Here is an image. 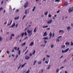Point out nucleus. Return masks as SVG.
<instances>
[{"label":"nucleus","mask_w":73,"mask_h":73,"mask_svg":"<svg viewBox=\"0 0 73 73\" xmlns=\"http://www.w3.org/2000/svg\"><path fill=\"white\" fill-rule=\"evenodd\" d=\"M33 44H34V43H33V42H31L30 44L29 45V46H32V45H33Z\"/></svg>","instance_id":"obj_16"},{"label":"nucleus","mask_w":73,"mask_h":73,"mask_svg":"<svg viewBox=\"0 0 73 73\" xmlns=\"http://www.w3.org/2000/svg\"><path fill=\"white\" fill-rule=\"evenodd\" d=\"M25 44H26V43H25V42L24 43L22 44L21 45L22 46H24V45H25Z\"/></svg>","instance_id":"obj_15"},{"label":"nucleus","mask_w":73,"mask_h":73,"mask_svg":"<svg viewBox=\"0 0 73 73\" xmlns=\"http://www.w3.org/2000/svg\"><path fill=\"white\" fill-rule=\"evenodd\" d=\"M29 4V3H28V2L27 1L25 3L24 5L25 8H27V7H28V6Z\"/></svg>","instance_id":"obj_2"},{"label":"nucleus","mask_w":73,"mask_h":73,"mask_svg":"<svg viewBox=\"0 0 73 73\" xmlns=\"http://www.w3.org/2000/svg\"><path fill=\"white\" fill-rule=\"evenodd\" d=\"M68 4V2H66L65 3H64V4L65 5H67Z\"/></svg>","instance_id":"obj_26"},{"label":"nucleus","mask_w":73,"mask_h":73,"mask_svg":"<svg viewBox=\"0 0 73 73\" xmlns=\"http://www.w3.org/2000/svg\"><path fill=\"white\" fill-rule=\"evenodd\" d=\"M36 32V27H35L34 30L33 32L35 33Z\"/></svg>","instance_id":"obj_19"},{"label":"nucleus","mask_w":73,"mask_h":73,"mask_svg":"<svg viewBox=\"0 0 73 73\" xmlns=\"http://www.w3.org/2000/svg\"><path fill=\"white\" fill-rule=\"evenodd\" d=\"M68 11L69 13H70V12H73V11L72 10V8H70L68 9Z\"/></svg>","instance_id":"obj_5"},{"label":"nucleus","mask_w":73,"mask_h":73,"mask_svg":"<svg viewBox=\"0 0 73 73\" xmlns=\"http://www.w3.org/2000/svg\"><path fill=\"white\" fill-rule=\"evenodd\" d=\"M44 72V70L43 69H42L41 70V73H42V72Z\"/></svg>","instance_id":"obj_49"},{"label":"nucleus","mask_w":73,"mask_h":73,"mask_svg":"<svg viewBox=\"0 0 73 73\" xmlns=\"http://www.w3.org/2000/svg\"><path fill=\"white\" fill-rule=\"evenodd\" d=\"M36 62H37V61H36V60H35L34 62V63L33 64V65H35V64H36Z\"/></svg>","instance_id":"obj_22"},{"label":"nucleus","mask_w":73,"mask_h":73,"mask_svg":"<svg viewBox=\"0 0 73 73\" xmlns=\"http://www.w3.org/2000/svg\"><path fill=\"white\" fill-rule=\"evenodd\" d=\"M48 35L47 33H46V32H45L43 35V37H45V36H46Z\"/></svg>","instance_id":"obj_9"},{"label":"nucleus","mask_w":73,"mask_h":73,"mask_svg":"<svg viewBox=\"0 0 73 73\" xmlns=\"http://www.w3.org/2000/svg\"><path fill=\"white\" fill-rule=\"evenodd\" d=\"M27 10H26L25 11V14H26V15H27Z\"/></svg>","instance_id":"obj_54"},{"label":"nucleus","mask_w":73,"mask_h":73,"mask_svg":"<svg viewBox=\"0 0 73 73\" xmlns=\"http://www.w3.org/2000/svg\"><path fill=\"white\" fill-rule=\"evenodd\" d=\"M3 4V1L1 2V4Z\"/></svg>","instance_id":"obj_63"},{"label":"nucleus","mask_w":73,"mask_h":73,"mask_svg":"<svg viewBox=\"0 0 73 73\" xmlns=\"http://www.w3.org/2000/svg\"><path fill=\"white\" fill-rule=\"evenodd\" d=\"M48 11L47 12H46L44 14L46 16V15H48Z\"/></svg>","instance_id":"obj_25"},{"label":"nucleus","mask_w":73,"mask_h":73,"mask_svg":"<svg viewBox=\"0 0 73 73\" xmlns=\"http://www.w3.org/2000/svg\"><path fill=\"white\" fill-rule=\"evenodd\" d=\"M36 52V51L35 50H34L33 52V54H35V53Z\"/></svg>","instance_id":"obj_32"},{"label":"nucleus","mask_w":73,"mask_h":73,"mask_svg":"<svg viewBox=\"0 0 73 73\" xmlns=\"http://www.w3.org/2000/svg\"><path fill=\"white\" fill-rule=\"evenodd\" d=\"M47 42V41L46 40H44V43L45 44H46Z\"/></svg>","instance_id":"obj_47"},{"label":"nucleus","mask_w":73,"mask_h":73,"mask_svg":"<svg viewBox=\"0 0 73 73\" xmlns=\"http://www.w3.org/2000/svg\"><path fill=\"white\" fill-rule=\"evenodd\" d=\"M71 28V27L69 26H68L67 27V29L68 31H69V30H70V29Z\"/></svg>","instance_id":"obj_11"},{"label":"nucleus","mask_w":73,"mask_h":73,"mask_svg":"<svg viewBox=\"0 0 73 73\" xmlns=\"http://www.w3.org/2000/svg\"><path fill=\"white\" fill-rule=\"evenodd\" d=\"M26 16V15H24L23 17V19H24L25 18V17Z\"/></svg>","instance_id":"obj_53"},{"label":"nucleus","mask_w":73,"mask_h":73,"mask_svg":"<svg viewBox=\"0 0 73 73\" xmlns=\"http://www.w3.org/2000/svg\"><path fill=\"white\" fill-rule=\"evenodd\" d=\"M35 9H36V7L34 6L33 7V12H34V11H35Z\"/></svg>","instance_id":"obj_20"},{"label":"nucleus","mask_w":73,"mask_h":73,"mask_svg":"<svg viewBox=\"0 0 73 73\" xmlns=\"http://www.w3.org/2000/svg\"><path fill=\"white\" fill-rule=\"evenodd\" d=\"M29 73V70H27L26 73Z\"/></svg>","instance_id":"obj_43"},{"label":"nucleus","mask_w":73,"mask_h":73,"mask_svg":"<svg viewBox=\"0 0 73 73\" xmlns=\"http://www.w3.org/2000/svg\"><path fill=\"white\" fill-rule=\"evenodd\" d=\"M12 37H15V35L13 34H11V36H10V40H12Z\"/></svg>","instance_id":"obj_6"},{"label":"nucleus","mask_w":73,"mask_h":73,"mask_svg":"<svg viewBox=\"0 0 73 73\" xmlns=\"http://www.w3.org/2000/svg\"><path fill=\"white\" fill-rule=\"evenodd\" d=\"M2 40H3V38L1 37H0V41H1Z\"/></svg>","instance_id":"obj_29"},{"label":"nucleus","mask_w":73,"mask_h":73,"mask_svg":"<svg viewBox=\"0 0 73 73\" xmlns=\"http://www.w3.org/2000/svg\"><path fill=\"white\" fill-rule=\"evenodd\" d=\"M46 30L48 31H49V30H50V28H47L46 29Z\"/></svg>","instance_id":"obj_48"},{"label":"nucleus","mask_w":73,"mask_h":73,"mask_svg":"<svg viewBox=\"0 0 73 73\" xmlns=\"http://www.w3.org/2000/svg\"><path fill=\"white\" fill-rule=\"evenodd\" d=\"M15 25H16V23H14L11 26H10L9 27V28H13L15 26Z\"/></svg>","instance_id":"obj_4"},{"label":"nucleus","mask_w":73,"mask_h":73,"mask_svg":"<svg viewBox=\"0 0 73 73\" xmlns=\"http://www.w3.org/2000/svg\"><path fill=\"white\" fill-rule=\"evenodd\" d=\"M64 68V66H62L60 68V69H63V68Z\"/></svg>","instance_id":"obj_42"},{"label":"nucleus","mask_w":73,"mask_h":73,"mask_svg":"<svg viewBox=\"0 0 73 73\" xmlns=\"http://www.w3.org/2000/svg\"><path fill=\"white\" fill-rule=\"evenodd\" d=\"M54 36V33H53V37Z\"/></svg>","instance_id":"obj_59"},{"label":"nucleus","mask_w":73,"mask_h":73,"mask_svg":"<svg viewBox=\"0 0 73 73\" xmlns=\"http://www.w3.org/2000/svg\"><path fill=\"white\" fill-rule=\"evenodd\" d=\"M7 54H9V51L7 50Z\"/></svg>","instance_id":"obj_41"},{"label":"nucleus","mask_w":73,"mask_h":73,"mask_svg":"<svg viewBox=\"0 0 73 73\" xmlns=\"http://www.w3.org/2000/svg\"><path fill=\"white\" fill-rule=\"evenodd\" d=\"M60 32H62V33H64V31L62 30H60L59 31V33H60Z\"/></svg>","instance_id":"obj_21"},{"label":"nucleus","mask_w":73,"mask_h":73,"mask_svg":"<svg viewBox=\"0 0 73 73\" xmlns=\"http://www.w3.org/2000/svg\"><path fill=\"white\" fill-rule=\"evenodd\" d=\"M32 53H31L30 54L29 56H32Z\"/></svg>","instance_id":"obj_56"},{"label":"nucleus","mask_w":73,"mask_h":73,"mask_svg":"<svg viewBox=\"0 0 73 73\" xmlns=\"http://www.w3.org/2000/svg\"><path fill=\"white\" fill-rule=\"evenodd\" d=\"M5 10L4 11H3V13H5Z\"/></svg>","instance_id":"obj_64"},{"label":"nucleus","mask_w":73,"mask_h":73,"mask_svg":"<svg viewBox=\"0 0 73 73\" xmlns=\"http://www.w3.org/2000/svg\"><path fill=\"white\" fill-rule=\"evenodd\" d=\"M48 17H52V15L51 14H49L48 15Z\"/></svg>","instance_id":"obj_31"},{"label":"nucleus","mask_w":73,"mask_h":73,"mask_svg":"<svg viewBox=\"0 0 73 73\" xmlns=\"http://www.w3.org/2000/svg\"><path fill=\"white\" fill-rule=\"evenodd\" d=\"M49 36L50 37H52V32H50V33Z\"/></svg>","instance_id":"obj_24"},{"label":"nucleus","mask_w":73,"mask_h":73,"mask_svg":"<svg viewBox=\"0 0 73 73\" xmlns=\"http://www.w3.org/2000/svg\"><path fill=\"white\" fill-rule=\"evenodd\" d=\"M56 12L57 13H59V12H60V10H59L58 11H57Z\"/></svg>","instance_id":"obj_55"},{"label":"nucleus","mask_w":73,"mask_h":73,"mask_svg":"<svg viewBox=\"0 0 73 73\" xmlns=\"http://www.w3.org/2000/svg\"><path fill=\"white\" fill-rule=\"evenodd\" d=\"M3 7H1L0 8V11H1L2 10H3Z\"/></svg>","instance_id":"obj_45"},{"label":"nucleus","mask_w":73,"mask_h":73,"mask_svg":"<svg viewBox=\"0 0 73 73\" xmlns=\"http://www.w3.org/2000/svg\"><path fill=\"white\" fill-rule=\"evenodd\" d=\"M51 23H52V20L48 21L47 22V24H50Z\"/></svg>","instance_id":"obj_8"},{"label":"nucleus","mask_w":73,"mask_h":73,"mask_svg":"<svg viewBox=\"0 0 73 73\" xmlns=\"http://www.w3.org/2000/svg\"><path fill=\"white\" fill-rule=\"evenodd\" d=\"M25 36H27V32H25Z\"/></svg>","instance_id":"obj_38"},{"label":"nucleus","mask_w":73,"mask_h":73,"mask_svg":"<svg viewBox=\"0 0 73 73\" xmlns=\"http://www.w3.org/2000/svg\"><path fill=\"white\" fill-rule=\"evenodd\" d=\"M18 26V24H17L16 25V28L17 27V26Z\"/></svg>","instance_id":"obj_51"},{"label":"nucleus","mask_w":73,"mask_h":73,"mask_svg":"<svg viewBox=\"0 0 73 73\" xmlns=\"http://www.w3.org/2000/svg\"><path fill=\"white\" fill-rule=\"evenodd\" d=\"M18 55H17V56H16V58H16V59H17V57H18Z\"/></svg>","instance_id":"obj_50"},{"label":"nucleus","mask_w":73,"mask_h":73,"mask_svg":"<svg viewBox=\"0 0 73 73\" xmlns=\"http://www.w3.org/2000/svg\"><path fill=\"white\" fill-rule=\"evenodd\" d=\"M44 16V15H41V17H43Z\"/></svg>","instance_id":"obj_58"},{"label":"nucleus","mask_w":73,"mask_h":73,"mask_svg":"<svg viewBox=\"0 0 73 73\" xmlns=\"http://www.w3.org/2000/svg\"><path fill=\"white\" fill-rule=\"evenodd\" d=\"M61 37H62V36H59L57 37V38H61Z\"/></svg>","instance_id":"obj_44"},{"label":"nucleus","mask_w":73,"mask_h":73,"mask_svg":"<svg viewBox=\"0 0 73 73\" xmlns=\"http://www.w3.org/2000/svg\"><path fill=\"white\" fill-rule=\"evenodd\" d=\"M56 41H57V42H60V40L59 38H57V39H56Z\"/></svg>","instance_id":"obj_28"},{"label":"nucleus","mask_w":73,"mask_h":73,"mask_svg":"<svg viewBox=\"0 0 73 73\" xmlns=\"http://www.w3.org/2000/svg\"><path fill=\"white\" fill-rule=\"evenodd\" d=\"M24 35V33H23L21 34L20 35V36H21V37H23Z\"/></svg>","instance_id":"obj_10"},{"label":"nucleus","mask_w":73,"mask_h":73,"mask_svg":"<svg viewBox=\"0 0 73 73\" xmlns=\"http://www.w3.org/2000/svg\"><path fill=\"white\" fill-rule=\"evenodd\" d=\"M65 45L62 46V48H65Z\"/></svg>","instance_id":"obj_37"},{"label":"nucleus","mask_w":73,"mask_h":73,"mask_svg":"<svg viewBox=\"0 0 73 73\" xmlns=\"http://www.w3.org/2000/svg\"><path fill=\"white\" fill-rule=\"evenodd\" d=\"M70 44V43H69V42H67L65 43V45H69Z\"/></svg>","instance_id":"obj_14"},{"label":"nucleus","mask_w":73,"mask_h":73,"mask_svg":"<svg viewBox=\"0 0 73 73\" xmlns=\"http://www.w3.org/2000/svg\"><path fill=\"white\" fill-rule=\"evenodd\" d=\"M12 53H13V52H15V49H13L12 51H11Z\"/></svg>","instance_id":"obj_33"},{"label":"nucleus","mask_w":73,"mask_h":73,"mask_svg":"<svg viewBox=\"0 0 73 73\" xmlns=\"http://www.w3.org/2000/svg\"><path fill=\"white\" fill-rule=\"evenodd\" d=\"M71 46H73V43L72 42V41H71Z\"/></svg>","instance_id":"obj_40"},{"label":"nucleus","mask_w":73,"mask_h":73,"mask_svg":"<svg viewBox=\"0 0 73 73\" xmlns=\"http://www.w3.org/2000/svg\"><path fill=\"white\" fill-rule=\"evenodd\" d=\"M29 58H30V57L28 56H26L25 57V59L26 60H28Z\"/></svg>","instance_id":"obj_7"},{"label":"nucleus","mask_w":73,"mask_h":73,"mask_svg":"<svg viewBox=\"0 0 73 73\" xmlns=\"http://www.w3.org/2000/svg\"><path fill=\"white\" fill-rule=\"evenodd\" d=\"M50 65H49L48 66V68H47V69H50Z\"/></svg>","instance_id":"obj_36"},{"label":"nucleus","mask_w":73,"mask_h":73,"mask_svg":"<svg viewBox=\"0 0 73 73\" xmlns=\"http://www.w3.org/2000/svg\"><path fill=\"white\" fill-rule=\"evenodd\" d=\"M59 70V69L57 68V69L56 70V73H58V72Z\"/></svg>","instance_id":"obj_23"},{"label":"nucleus","mask_w":73,"mask_h":73,"mask_svg":"<svg viewBox=\"0 0 73 73\" xmlns=\"http://www.w3.org/2000/svg\"><path fill=\"white\" fill-rule=\"evenodd\" d=\"M43 40H48V37H44L42 38Z\"/></svg>","instance_id":"obj_12"},{"label":"nucleus","mask_w":73,"mask_h":73,"mask_svg":"<svg viewBox=\"0 0 73 73\" xmlns=\"http://www.w3.org/2000/svg\"><path fill=\"white\" fill-rule=\"evenodd\" d=\"M17 47H15L14 48V49H15V50H17Z\"/></svg>","instance_id":"obj_35"},{"label":"nucleus","mask_w":73,"mask_h":73,"mask_svg":"<svg viewBox=\"0 0 73 73\" xmlns=\"http://www.w3.org/2000/svg\"><path fill=\"white\" fill-rule=\"evenodd\" d=\"M25 64H26V63H25L24 64L21 66L22 67V68H23V67L25 66Z\"/></svg>","instance_id":"obj_27"},{"label":"nucleus","mask_w":73,"mask_h":73,"mask_svg":"<svg viewBox=\"0 0 73 73\" xmlns=\"http://www.w3.org/2000/svg\"><path fill=\"white\" fill-rule=\"evenodd\" d=\"M20 53H21V50H20L18 52L19 56L20 54Z\"/></svg>","instance_id":"obj_17"},{"label":"nucleus","mask_w":73,"mask_h":73,"mask_svg":"<svg viewBox=\"0 0 73 73\" xmlns=\"http://www.w3.org/2000/svg\"><path fill=\"white\" fill-rule=\"evenodd\" d=\"M19 49H20V48L18 47V48L17 49V50L19 51Z\"/></svg>","instance_id":"obj_52"},{"label":"nucleus","mask_w":73,"mask_h":73,"mask_svg":"<svg viewBox=\"0 0 73 73\" xmlns=\"http://www.w3.org/2000/svg\"><path fill=\"white\" fill-rule=\"evenodd\" d=\"M53 46H54V45L53 44H52L51 45V48H53Z\"/></svg>","instance_id":"obj_34"},{"label":"nucleus","mask_w":73,"mask_h":73,"mask_svg":"<svg viewBox=\"0 0 73 73\" xmlns=\"http://www.w3.org/2000/svg\"><path fill=\"white\" fill-rule=\"evenodd\" d=\"M19 19V17H15V20H17V19Z\"/></svg>","instance_id":"obj_18"},{"label":"nucleus","mask_w":73,"mask_h":73,"mask_svg":"<svg viewBox=\"0 0 73 73\" xmlns=\"http://www.w3.org/2000/svg\"><path fill=\"white\" fill-rule=\"evenodd\" d=\"M41 63H42V62H38V64H41Z\"/></svg>","instance_id":"obj_39"},{"label":"nucleus","mask_w":73,"mask_h":73,"mask_svg":"<svg viewBox=\"0 0 73 73\" xmlns=\"http://www.w3.org/2000/svg\"><path fill=\"white\" fill-rule=\"evenodd\" d=\"M60 0H55V2H59V1H60Z\"/></svg>","instance_id":"obj_30"},{"label":"nucleus","mask_w":73,"mask_h":73,"mask_svg":"<svg viewBox=\"0 0 73 73\" xmlns=\"http://www.w3.org/2000/svg\"><path fill=\"white\" fill-rule=\"evenodd\" d=\"M45 63H46V64H48V62L47 61H46L45 62Z\"/></svg>","instance_id":"obj_61"},{"label":"nucleus","mask_w":73,"mask_h":73,"mask_svg":"<svg viewBox=\"0 0 73 73\" xmlns=\"http://www.w3.org/2000/svg\"><path fill=\"white\" fill-rule=\"evenodd\" d=\"M19 37H20V35H19L17 37H17H16V39H17V38H19Z\"/></svg>","instance_id":"obj_57"},{"label":"nucleus","mask_w":73,"mask_h":73,"mask_svg":"<svg viewBox=\"0 0 73 73\" xmlns=\"http://www.w3.org/2000/svg\"><path fill=\"white\" fill-rule=\"evenodd\" d=\"M12 20H11L10 23H8V24H7V25H8V26H9V25H11V24H12Z\"/></svg>","instance_id":"obj_13"},{"label":"nucleus","mask_w":73,"mask_h":73,"mask_svg":"<svg viewBox=\"0 0 73 73\" xmlns=\"http://www.w3.org/2000/svg\"><path fill=\"white\" fill-rule=\"evenodd\" d=\"M69 50V48H68L67 49H66V50H65L64 51L63 50H62V53H66V52H67L68 50Z\"/></svg>","instance_id":"obj_3"},{"label":"nucleus","mask_w":73,"mask_h":73,"mask_svg":"<svg viewBox=\"0 0 73 73\" xmlns=\"http://www.w3.org/2000/svg\"><path fill=\"white\" fill-rule=\"evenodd\" d=\"M20 67H21V65L19 66L18 67V69H19L20 68Z\"/></svg>","instance_id":"obj_46"},{"label":"nucleus","mask_w":73,"mask_h":73,"mask_svg":"<svg viewBox=\"0 0 73 73\" xmlns=\"http://www.w3.org/2000/svg\"><path fill=\"white\" fill-rule=\"evenodd\" d=\"M46 57H50V55H46Z\"/></svg>","instance_id":"obj_62"},{"label":"nucleus","mask_w":73,"mask_h":73,"mask_svg":"<svg viewBox=\"0 0 73 73\" xmlns=\"http://www.w3.org/2000/svg\"><path fill=\"white\" fill-rule=\"evenodd\" d=\"M45 26V28H48V25H46V26Z\"/></svg>","instance_id":"obj_60"},{"label":"nucleus","mask_w":73,"mask_h":73,"mask_svg":"<svg viewBox=\"0 0 73 73\" xmlns=\"http://www.w3.org/2000/svg\"><path fill=\"white\" fill-rule=\"evenodd\" d=\"M32 30L30 31L28 30H27V32L28 33V35L29 37H30V36H31V35H32Z\"/></svg>","instance_id":"obj_1"}]
</instances>
